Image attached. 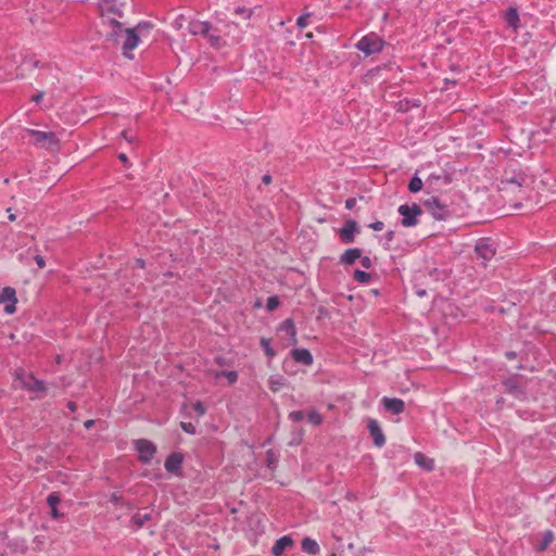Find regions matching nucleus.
Returning a JSON list of instances; mask_svg holds the SVG:
<instances>
[{
  "mask_svg": "<svg viewBox=\"0 0 556 556\" xmlns=\"http://www.w3.org/2000/svg\"><path fill=\"white\" fill-rule=\"evenodd\" d=\"M103 24H109L112 27V30L108 33V39L111 40L114 45L121 46L123 50V54L132 59L130 52L138 46L139 36L135 28L124 29L122 23L116 21L114 17H110L105 14H102Z\"/></svg>",
  "mask_w": 556,
  "mask_h": 556,
  "instance_id": "nucleus-1",
  "label": "nucleus"
},
{
  "mask_svg": "<svg viewBox=\"0 0 556 556\" xmlns=\"http://www.w3.org/2000/svg\"><path fill=\"white\" fill-rule=\"evenodd\" d=\"M28 136L33 139V144L48 151H58L60 140L53 131H41L37 129H26Z\"/></svg>",
  "mask_w": 556,
  "mask_h": 556,
  "instance_id": "nucleus-2",
  "label": "nucleus"
},
{
  "mask_svg": "<svg viewBox=\"0 0 556 556\" xmlns=\"http://www.w3.org/2000/svg\"><path fill=\"white\" fill-rule=\"evenodd\" d=\"M422 205L438 220H445L450 216L448 206L442 203L438 197H430L424 200Z\"/></svg>",
  "mask_w": 556,
  "mask_h": 556,
  "instance_id": "nucleus-3",
  "label": "nucleus"
},
{
  "mask_svg": "<svg viewBox=\"0 0 556 556\" xmlns=\"http://www.w3.org/2000/svg\"><path fill=\"white\" fill-rule=\"evenodd\" d=\"M383 46V40L376 34L366 35L356 43V48L366 55L379 53Z\"/></svg>",
  "mask_w": 556,
  "mask_h": 556,
  "instance_id": "nucleus-4",
  "label": "nucleus"
},
{
  "mask_svg": "<svg viewBox=\"0 0 556 556\" xmlns=\"http://www.w3.org/2000/svg\"><path fill=\"white\" fill-rule=\"evenodd\" d=\"M399 214L402 216L401 224L404 227H414L418 224V216L422 214L421 207L413 203L412 205L402 204L397 208Z\"/></svg>",
  "mask_w": 556,
  "mask_h": 556,
  "instance_id": "nucleus-5",
  "label": "nucleus"
},
{
  "mask_svg": "<svg viewBox=\"0 0 556 556\" xmlns=\"http://www.w3.org/2000/svg\"><path fill=\"white\" fill-rule=\"evenodd\" d=\"M495 252V248L493 247V243L490 241V239L481 238L477 241L475 253L477 257L482 261L481 264L483 266H485L486 262L494 257Z\"/></svg>",
  "mask_w": 556,
  "mask_h": 556,
  "instance_id": "nucleus-6",
  "label": "nucleus"
},
{
  "mask_svg": "<svg viewBox=\"0 0 556 556\" xmlns=\"http://www.w3.org/2000/svg\"><path fill=\"white\" fill-rule=\"evenodd\" d=\"M136 451L138 452V458L141 463L148 464L154 457L156 453L155 445L146 439H139L135 442Z\"/></svg>",
  "mask_w": 556,
  "mask_h": 556,
  "instance_id": "nucleus-7",
  "label": "nucleus"
},
{
  "mask_svg": "<svg viewBox=\"0 0 556 556\" xmlns=\"http://www.w3.org/2000/svg\"><path fill=\"white\" fill-rule=\"evenodd\" d=\"M359 232L358 224L354 219H349L339 229V238L342 243L350 244L355 241V235Z\"/></svg>",
  "mask_w": 556,
  "mask_h": 556,
  "instance_id": "nucleus-8",
  "label": "nucleus"
},
{
  "mask_svg": "<svg viewBox=\"0 0 556 556\" xmlns=\"http://www.w3.org/2000/svg\"><path fill=\"white\" fill-rule=\"evenodd\" d=\"M16 292L12 287H5L0 292V304H4V312L13 314L16 311Z\"/></svg>",
  "mask_w": 556,
  "mask_h": 556,
  "instance_id": "nucleus-9",
  "label": "nucleus"
},
{
  "mask_svg": "<svg viewBox=\"0 0 556 556\" xmlns=\"http://www.w3.org/2000/svg\"><path fill=\"white\" fill-rule=\"evenodd\" d=\"M204 37L207 38L212 47L218 49L225 45L224 38L229 37V33L223 31L222 27L212 25L210 23V30L206 35H204Z\"/></svg>",
  "mask_w": 556,
  "mask_h": 556,
  "instance_id": "nucleus-10",
  "label": "nucleus"
},
{
  "mask_svg": "<svg viewBox=\"0 0 556 556\" xmlns=\"http://www.w3.org/2000/svg\"><path fill=\"white\" fill-rule=\"evenodd\" d=\"M367 428L374 439V444L378 447H382L386 443V438L379 422L376 419H369Z\"/></svg>",
  "mask_w": 556,
  "mask_h": 556,
  "instance_id": "nucleus-11",
  "label": "nucleus"
},
{
  "mask_svg": "<svg viewBox=\"0 0 556 556\" xmlns=\"http://www.w3.org/2000/svg\"><path fill=\"white\" fill-rule=\"evenodd\" d=\"M383 407L387 412L392 413L394 415L402 414L405 410V403L403 400L397 397H387L382 399Z\"/></svg>",
  "mask_w": 556,
  "mask_h": 556,
  "instance_id": "nucleus-12",
  "label": "nucleus"
},
{
  "mask_svg": "<svg viewBox=\"0 0 556 556\" xmlns=\"http://www.w3.org/2000/svg\"><path fill=\"white\" fill-rule=\"evenodd\" d=\"M527 176L525 175H514L511 177L506 176L502 179L503 190H508L509 188H522L527 184Z\"/></svg>",
  "mask_w": 556,
  "mask_h": 556,
  "instance_id": "nucleus-13",
  "label": "nucleus"
},
{
  "mask_svg": "<svg viewBox=\"0 0 556 556\" xmlns=\"http://www.w3.org/2000/svg\"><path fill=\"white\" fill-rule=\"evenodd\" d=\"M291 356L294 362L309 366L313 364V356L307 349H293Z\"/></svg>",
  "mask_w": 556,
  "mask_h": 556,
  "instance_id": "nucleus-14",
  "label": "nucleus"
},
{
  "mask_svg": "<svg viewBox=\"0 0 556 556\" xmlns=\"http://www.w3.org/2000/svg\"><path fill=\"white\" fill-rule=\"evenodd\" d=\"M182 464V455L180 453H172L165 460V469L168 472L177 473Z\"/></svg>",
  "mask_w": 556,
  "mask_h": 556,
  "instance_id": "nucleus-15",
  "label": "nucleus"
},
{
  "mask_svg": "<svg viewBox=\"0 0 556 556\" xmlns=\"http://www.w3.org/2000/svg\"><path fill=\"white\" fill-rule=\"evenodd\" d=\"M292 545L293 540L291 539V536L283 535L275 542L274 546L271 547V553L274 556H281L285 553V551L288 547H291Z\"/></svg>",
  "mask_w": 556,
  "mask_h": 556,
  "instance_id": "nucleus-16",
  "label": "nucleus"
},
{
  "mask_svg": "<svg viewBox=\"0 0 556 556\" xmlns=\"http://www.w3.org/2000/svg\"><path fill=\"white\" fill-rule=\"evenodd\" d=\"M362 256V250L358 248L348 249L340 256V264L342 265H353L356 260Z\"/></svg>",
  "mask_w": 556,
  "mask_h": 556,
  "instance_id": "nucleus-17",
  "label": "nucleus"
},
{
  "mask_svg": "<svg viewBox=\"0 0 556 556\" xmlns=\"http://www.w3.org/2000/svg\"><path fill=\"white\" fill-rule=\"evenodd\" d=\"M23 388L34 392L46 391L43 381L36 379L33 375H28L27 380L23 381Z\"/></svg>",
  "mask_w": 556,
  "mask_h": 556,
  "instance_id": "nucleus-18",
  "label": "nucleus"
},
{
  "mask_svg": "<svg viewBox=\"0 0 556 556\" xmlns=\"http://www.w3.org/2000/svg\"><path fill=\"white\" fill-rule=\"evenodd\" d=\"M189 31L192 35H201L204 36L210 30V23L208 22H201V21H192L189 23Z\"/></svg>",
  "mask_w": 556,
  "mask_h": 556,
  "instance_id": "nucleus-19",
  "label": "nucleus"
},
{
  "mask_svg": "<svg viewBox=\"0 0 556 556\" xmlns=\"http://www.w3.org/2000/svg\"><path fill=\"white\" fill-rule=\"evenodd\" d=\"M414 459L419 467L426 469L427 471H432L434 469V460L420 452L415 453Z\"/></svg>",
  "mask_w": 556,
  "mask_h": 556,
  "instance_id": "nucleus-20",
  "label": "nucleus"
},
{
  "mask_svg": "<svg viewBox=\"0 0 556 556\" xmlns=\"http://www.w3.org/2000/svg\"><path fill=\"white\" fill-rule=\"evenodd\" d=\"M302 549L313 555L318 554L320 551L318 543L311 538H304L302 540Z\"/></svg>",
  "mask_w": 556,
  "mask_h": 556,
  "instance_id": "nucleus-21",
  "label": "nucleus"
},
{
  "mask_svg": "<svg viewBox=\"0 0 556 556\" xmlns=\"http://www.w3.org/2000/svg\"><path fill=\"white\" fill-rule=\"evenodd\" d=\"M47 503L51 508V516L56 519L61 516V514L58 510V504L60 503V497L56 493L49 494L47 498Z\"/></svg>",
  "mask_w": 556,
  "mask_h": 556,
  "instance_id": "nucleus-22",
  "label": "nucleus"
},
{
  "mask_svg": "<svg viewBox=\"0 0 556 556\" xmlns=\"http://www.w3.org/2000/svg\"><path fill=\"white\" fill-rule=\"evenodd\" d=\"M151 518H152L151 513L138 511L132 516L131 521L139 529V528L143 527L148 521H150Z\"/></svg>",
  "mask_w": 556,
  "mask_h": 556,
  "instance_id": "nucleus-23",
  "label": "nucleus"
},
{
  "mask_svg": "<svg viewBox=\"0 0 556 556\" xmlns=\"http://www.w3.org/2000/svg\"><path fill=\"white\" fill-rule=\"evenodd\" d=\"M553 540H554L553 531L552 530L545 531L543 534L542 541L535 546V551L540 552V553L544 552L545 549H547V547L553 542Z\"/></svg>",
  "mask_w": 556,
  "mask_h": 556,
  "instance_id": "nucleus-24",
  "label": "nucleus"
},
{
  "mask_svg": "<svg viewBox=\"0 0 556 556\" xmlns=\"http://www.w3.org/2000/svg\"><path fill=\"white\" fill-rule=\"evenodd\" d=\"M443 178L445 185L450 184L451 182V179L448 178L447 175H435V174H431L427 180H426V185H427V188L428 189H434V185L441 180Z\"/></svg>",
  "mask_w": 556,
  "mask_h": 556,
  "instance_id": "nucleus-25",
  "label": "nucleus"
},
{
  "mask_svg": "<svg viewBox=\"0 0 556 556\" xmlns=\"http://www.w3.org/2000/svg\"><path fill=\"white\" fill-rule=\"evenodd\" d=\"M260 345L263 349V351L267 357L273 358L276 355V352L271 348L270 339L262 337L260 340Z\"/></svg>",
  "mask_w": 556,
  "mask_h": 556,
  "instance_id": "nucleus-26",
  "label": "nucleus"
},
{
  "mask_svg": "<svg viewBox=\"0 0 556 556\" xmlns=\"http://www.w3.org/2000/svg\"><path fill=\"white\" fill-rule=\"evenodd\" d=\"M279 455L274 450L266 451V465L269 469L274 470L277 467Z\"/></svg>",
  "mask_w": 556,
  "mask_h": 556,
  "instance_id": "nucleus-27",
  "label": "nucleus"
},
{
  "mask_svg": "<svg viewBox=\"0 0 556 556\" xmlns=\"http://www.w3.org/2000/svg\"><path fill=\"white\" fill-rule=\"evenodd\" d=\"M505 18L509 26H511L514 28H516L518 26L519 15H518V12L516 9H514V8L508 9L506 12Z\"/></svg>",
  "mask_w": 556,
  "mask_h": 556,
  "instance_id": "nucleus-28",
  "label": "nucleus"
},
{
  "mask_svg": "<svg viewBox=\"0 0 556 556\" xmlns=\"http://www.w3.org/2000/svg\"><path fill=\"white\" fill-rule=\"evenodd\" d=\"M280 329L285 330L286 332H288L292 338H295V336H296L295 326H294V323H293V320L291 318H287L281 324Z\"/></svg>",
  "mask_w": 556,
  "mask_h": 556,
  "instance_id": "nucleus-29",
  "label": "nucleus"
},
{
  "mask_svg": "<svg viewBox=\"0 0 556 556\" xmlns=\"http://www.w3.org/2000/svg\"><path fill=\"white\" fill-rule=\"evenodd\" d=\"M354 279L359 283H369L371 280V275L361 269H356L354 271Z\"/></svg>",
  "mask_w": 556,
  "mask_h": 556,
  "instance_id": "nucleus-30",
  "label": "nucleus"
},
{
  "mask_svg": "<svg viewBox=\"0 0 556 556\" xmlns=\"http://www.w3.org/2000/svg\"><path fill=\"white\" fill-rule=\"evenodd\" d=\"M422 180L416 175L409 180L408 190L413 193L419 192L422 189Z\"/></svg>",
  "mask_w": 556,
  "mask_h": 556,
  "instance_id": "nucleus-31",
  "label": "nucleus"
},
{
  "mask_svg": "<svg viewBox=\"0 0 556 556\" xmlns=\"http://www.w3.org/2000/svg\"><path fill=\"white\" fill-rule=\"evenodd\" d=\"M110 502L114 505H121V506H125L127 507L128 509H132V505L129 503V502H126L123 496L116 494V493H113L111 496H110Z\"/></svg>",
  "mask_w": 556,
  "mask_h": 556,
  "instance_id": "nucleus-32",
  "label": "nucleus"
},
{
  "mask_svg": "<svg viewBox=\"0 0 556 556\" xmlns=\"http://www.w3.org/2000/svg\"><path fill=\"white\" fill-rule=\"evenodd\" d=\"M307 419L311 424L315 426H319L324 420L323 416L317 410L308 412Z\"/></svg>",
  "mask_w": 556,
  "mask_h": 556,
  "instance_id": "nucleus-33",
  "label": "nucleus"
},
{
  "mask_svg": "<svg viewBox=\"0 0 556 556\" xmlns=\"http://www.w3.org/2000/svg\"><path fill=\"white\" fill-rule=\"evenodd\" d=\"M280 305L279 298L277 295L269 296L266 302V308L268 312H273Z\"/></svg>",
  "mask_w": 556,
  "mask_h": 556,
  "instance_id": "nucleus-34",
  "label": "nucleus"
},
{
  "mask_svg": "<svg viewBox=\"0 0 556 556\" xmlns=\"http://www.w3.org/2000/svg\"><path fill=\"white\" fill-rule=\"evenodd\" d=\"M225 376L229 382V384H233L238 380V374L235 370H228V371H220L217 374V377Z\"/></svg>",
  "mask_w": 556,
  "mask_h": 556,
  "instance_id": "nucleus-35",
  "label": "nucleus"
},
{
  "mask_svg": "<svg viewBox=\"0 0 556 556\" xmlns=\"http://www.w3.org/2000/svg\"><path fill=\"white\" fill-rule=\"evenodd\" d=\"M215 26L222 27L223 31H228L229 36L231 35V30L232 29H237L238 28V24H236V23H227V22H223V21H219Z\"/></svg>",
  "mask_w": 556,
  "mask_h": 556,
  "instance_id": "nucleus-36",
  "label": "nucleus"
},
{
  "mask_svg": "<svg viewBox=\"0 0 556 556\" xmlns=\"http://www.w3.org/2000/svg\"><path fill=\"white\" fill-rule=\"evenodd\" d=\"M289 418L290 420H292L293 422H299L301 420H303L304 418V413L302 410H293L289 414Z\"/></svg>",
  "mask_w": 556,
  "mask_h": 556,
  "instance_id": "nucleus-37",
  "label": "nucleus"
},
{
  "mask_svg": "<svg viewBox=\"0 0 556 556\" xmlns=\"http://www.w3.org/2000/svg\"><path fill=\"white\" fill-rule=\"evenodd\" d=\"M180 427L181 429L189 433V434H194L195 433V426L192 424V422H185V421H181L180 422Z\"/></svg>",
  "mask_w": 556,
  "mask_h": 556,
  "instance_id": "nucleus-38",
  "label": "nucleus"
},
{
  "mask_svg": "<svg viewBox=\"0 0 556 556\" xmlns=\"http://www.w3.org/2000/svg\"><path fill=\"white\" fill-rule=\"evenodd\" d=\"M309 16H311L309 13H306V14H303V15L299 16L298 20H296V25L301 29L305 28L307 26V20H308Z\"/></svg>",
  "mask_w": 556,
  "mask_h": 556,
  "instance_id": "nucleus-39",
  "label": "nucleus"
},
{
  "mask_svg": "<svg viewBox=\"0 0 556 556\" xmlns=\"http://www.w3.org/2000/svg\"><path fill=\"white\" fill-rule=\"evenodd\" d=\"M193 410L199 415L203 416L206 413L205 406L201 402H197L193 404Z\"/></svg>",
  "mask_w": 556,
  "mask_h": 556,
  "instance_id": "nucleus-40",
  "label": "nucleus"
},
{
  "mask_svg": "<svg viewBox=\"0 0 556 556\" xmlns=\"http://www.w3.org/2000/svg\"><path fill=\"white\" fill-rule=\"evenodd\" d=\"M121 136L128 142V143H134L135 140H136V137L130 134V131L128 129H125L121 132Z\"/></svg>",
  "mask_w": 556,
  "mask_h": 556,
  "instance_id": "nucleus-41",
  "label": "nucleus"
},
{
  "mask_svg": "<svg viewBox=\"0 0 556 556\" xmlns=\"http://www.w3.org/2000/svg\"><path fill=\"white\" fill-rule=\"evenodd\" d=\"M359 258H361V265L364 268L369 269L372 266V262L369 256H361Z\"/></svg>",
  "mask_w": 556,
  "mask_h": 556,
  "instance_id": "nucleus-42",
  "label": "nucleus"
},
{
  "mask_svg": "<svg viewBox=\"0 0 556 556\" xmlns=\"http://www.w3.org/2000/svg\"><path fill=\"white\" fill-rule=\"evenodd\" d=\"M368 227L375 231H381L383 229L384 225L382 222L377 220L375 223H371Z\"/></svg>",
  "mask_w": 556,
  "mask_h": 556,
  "instance_id": "nucleus-43",
  "label": "nucleus"
},
{
  "mask_svg": "<svg viewBox=\"0 0 556 556\" xmlns=\"http://www.w3.org/2000/svg\"><path fill=\"white\" fill-rule=\"evenodd\" d=\"M356 205V199L355 198H349L346 201H345V207L348 210H353Z\"/></svg>",
  "mask_w": 556,
  "mask_h": 556,
  "instance_id": "nucleus-44",
  "label": "nucleus"
},
{
  "mask_svg": "<svg viewBox=\"0 0 556 556\" xmlns=\"http://www.w3.org/2000/svg\"><path fill=\"white\" fill-rule=\"evenodd\" d=\"M34 260L39 268H43L46 266L45 258L41 255H35Z\"/></svg>",
  "mask_w": 556,
  "mask_h": 556,
  "instance_id": "nucleus-45",
  "label": "nucleus"
},
{
  "mask_svg": "<svg viewBox=\"0 0 556 556\" xmlns=\"http://www.w3.org/2000/svg\"><path fill=\"white\" fill-rule=\"evenodd\" d=\"M43 96H45L43 91H38L36 94H34L31 97V101L35 103H39L42 100Z\"/></svg>",
  "mask_w": 556,
  "mask_h": 556,
  "instance_id": "nucleus-46",
  "label": "nucleus"
},
{
  "mask_svg": "<svg viewBox=\"0 0 556 556\" xmlns=\"http://www.w3.org/2000/svg\"><path fill=\"white\" fill-rule=\"evenodd\" d=\"M15 375H16V378H17L18 380H21L22 382H23L24 380H27V376H28V375H26V374H25V371H24L23 369H18V370H16Z\"/></svg>",
  "mask_w": 556,
  "mask_h": 556,
  "instance_id": "nucleus-47",
  "label": "nucleus"
},
{
  "mask_svg": "<svg viewBox=\"0 0 556 556\" xmlns=\"http://www.w3.org/2000/svg\"><path fill=\"white\" fill-rule=\"evenodd\" d=\"M395 237V231L389 230L386 232L384 238L388 242H391Z\"/></svg>",
  "mask_w": 556,
  "mask_h": 556,
  "instance_id": "nucleus-48",
  "label": "nucleus"
},
{
  "mask_svg": "<svg viewBox=\"0 0 556 556\" xmlns=\"http://www.w3.org/2000/svg\"><path fill=\"white\" fill-rule=\"evenodd\" d=\"M118 160H119L121 162H123L125 165H127V164H128V157H127V155H126L125 153H119V154H118Z\"/></svg>",
  "mask_w": 556,
  "mask_h": 556,
  "instance_id": "nucleus-49",
  "label": "nucleus"
},
{
  "mask_svg": "<svg viewBox=\"0 0 556 556\" xmlns=\"http://www.w3.org/2000/svg\"><path fill=\"white\" fill-rule=\"evenodd\" d=\"M67 408L71 410V412H75L77 409V404L73 401H70L67 403Z\"/></svg>",
  "mask_w": 556,
  "mask_h": 556,
  "instance_id": "nucleus-50",
  "label": "nucleus"
},
{
  "mask_svg": "<svg viewBox=\"0 0 556 556\" xmlns=\"http://www.w3.org/2000/svg\"><path fill=\"white\" fill-rule=\"evenodd\" d=\"M262 182L265 184V185H268L271 182V176L270 175H264L262 177Z\"/></svg>",
  "mask_w": 556,
  "mask_h": 556,
  "instance_id": "nucleus-51",
  "label": "nucleus"
},
{
  "mask_svg": "<svg viewBox=\"0 0 556 556\" xmlns=\"http://www.w3.org/2000/svg\"><path fill=\"white\" fill-rule=\"evenodd\" d=\"M94 425V420L93 419H88L84 422V426L86 429H90L92 426Z\"/></svg>",
  "mask_w": 556,
  "mask_h": 556,
  "instance_id": "nucleus-52",
  "label": "nucleus"
},
{
  "mask_svg": "<svg viewBox=\"0 0 556 556\" xmlns=\"http://www.w3.org/2000/svg\"><path fill=\"white\" fill-rule=\"evenodd\" d=\"M8 213H9L8 218H9L10 222L16 220V215L11 212V208H8Z\"/></svg>",
  "mask_w": 556,
  "mask_h": 556,
  "instance_id": "nucleus-53",
  "label": "nucleus"
},
{
  "mask_svg": "<svg viewBox=\"0 0 556 556\" xmlns=\"http://www.w3.org/2000/svg\"><path fill=\"white\" fill-rule=\"evenodd\" d=\"M516 356H517L516 352H513V351L506 352V357L508 359H514V358H516Z\"/></svg>",
  "mask_w": 556,
  "mask_h": 556,
  "instance_id": "nucleus-54",
  "label": "nucleus"
},
{
  "mask_svg": "<svg viewBox=\"0 0 556 556\" xmlns=\"http://www.w3.org/2000/svg\"><path fill=\"white\" fill-rule=\"evenodd\" d=\"M245 12L248 13L247 16L249 17L251 13L248 10H245L244 8H238L236 10V13H238V14L245 13Z\"/></svg>",
  "mask_w": 556,
  "mask_h": 556,
  "instance_id": "nucleus-55",
  "label": "nucleus"
},
{
  "mask_svg": "<svg viewBox=\"0 0 556 556\" xmlns=\"http://www.w3.org/2000/svg\"><path fill=\"white\" fill-rule=\"evenodd\" d=\"M137 264H138V266H139V267H141V268H143V267H144V261H143V260H141V258H138V260H137Z\"/></svg>",
  "mask_w": 556,
  "mask_h": 556,
  "instance_id": "nucleus-56",
  "label": "nucleus"
},
{
  "mask_svg": "<svg viewBox=\"0 0 556 556\" xmlns=\"http://www.w3.org/2000/svg\"><path fill=\"white\" fill-rule=\"evenodd\" d=\"M444 83H445V84H450V83H451V84H455V80H451V79L445 78V79H444Z\"/></svg>",
  "mask_w": 556,
  "mask_h": 556,
  "instance_id": "nucleus-57",
  "label": "nucleus"
},
{
  "mask_svg": "<svg viewBox=\"0 0 556 556\" xmlns=\"http://www.w3.org/2000/svg\"><path fill=\"white\" fill-rule=\"evenodd\" d=\"M34 66H35V67H38V66H39V61H35V62H34Z\"/></svg>",
  "mask_w": 556,
  "mask_h": 556,
  "instance_id": "nucleus-58",
  "label": "nucleus"
}]
</instances>
